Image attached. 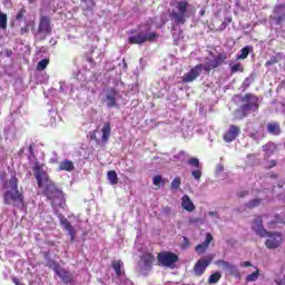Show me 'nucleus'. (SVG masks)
Segmentation results:
<instances>
[{
	"label": "nucleus",
	"mask_w": 285,
	"mask_h": 285,
	"mask_svg": "<svg viewBox=\"0 0 285 285\" xmlns=\"http://www.w3.org/2000/svg\"><path fill=\"white\" fill-rule=\"evenodd\" d=\"M19 180L12 176L9 181L4 184L6 193L3 194L4 204L7 206L23 207V194L19 191Z\"/></svg>",
	"instance_id": "nucleus-1"
},
{
	"label": "nucleus",
	"mask_w": 285,
	"mask_h": 285,
	"mask_svg": "<svg viewBox=\"0 0 285 285\" xmlns=\"http://www.w3.org/2000/svg\"><path fill=\"white\" fill-rule=\"evenodd\" d=\"M45 168L46 165H43V163L36 161L32 170L39 188H42L47 197H50V193H55L57 189L55 188V184H52V180H50V177Z\"/></svg>",
	"instance_id": "nucleus-2"
},
{
	"label": "nucleus",
	"mask_w": 285,
	"mask_h": 285,
	"mask_svg": "<svg viewBox=\"0 0 285 285\" xmlns=\"http://www.w3.org/2000/svg\"><path fill=\"white\" fill-rule=\"evenodd\" d=\"M190 4L186 0H173L170 2L169 14L176 23H186V14Z\"/></svg>",
	"instance_id": "nucleus-3"
},
{
	"label": "nucleus",
	"mask_w": 285,
	"mask_h": 285,
	"mask_svg": "<svg viewBox=\"0 0 285 285\" xmlns=\"http://www.w3.org/2000/svg\"><path fill=\"white\" fill-rule=\"evenodd\" d=\"M100 99L107 108H117V105L124 101V91H119L115 88H108L102 91Z\"/></svg>",
	"instance_id": "nucleus-4"
},
{
	"label": "nucleus",
	"mask_w": 285,
	"mask_h": 285,
	"mask_svg": "<svg viewBox=\"0 0 285 285\" xmlns=\"http://www.w3.org/2000/svg\"><path fill=\"white\" fill-rule=\"evenodd\" d=\"M240 101L243 105L237 111V115H239V112L242 114L239 119L246 117V115H249V112H256V110H259V98H257L255 95L247 94L242 98Z\"/></svg>",
	"instance_id": "nucleus-5"
},
{
	"label": "nucleus",
	"mask_w": 285,
	"mask_h": 285,
	"mask_svg": "<svg viewBox=\"0 0 285 285\" xmlns=\"http://www.w3.org/2000/svg\"><path fill=\"white\" fill-rule=\"evenodd\" d=\"M157 39V33L150 32V26L140 27V31L137 35L129 37V43H146V41H154Z\"/></svg>",
	"instance_id": "nucleus-6"
},
{
	"label": "nucleus",
	"mask_w": 285,
	"mask_h": 285,
	"mask_svg": "<svg viewBox=\"0 0 285 285\" xmlns=\"http://www.w3.org/2000/svg\"><path fill=\"white\" fill-rule=\"evenodd\" d=\"M265 237H267L265 242V246L266 248H269V249L279 248V246H282V243L284 242V236L282 235V233H278V232H275V233L267 232V236Z\"/></svg>",
	"instance_id": "nucleus-7"
},
{
	"label": "nucleus",
	"mask_w": 285,
	"mask_h": 285,
	"mask_svg": "<svg viewBox=\"0 0 285 285\" xmlns=\"http://www.w3.org/2000/svg\"><path fill=\"white\" fill-rule=\"evenodd\" d=\"M245 132H247L248 137H250V139H254L255 141H259V139H264L265 135H264V128L262 127V125H257V124H248Z\"/></svg>",
	"instance_id": "nucleus-8"
},
{
	"label": "nucleus",
	"mask_w": 285,
	"mask_h": 285,
	"mask_svg": "<svg viewBox=\"0 0 285 285\" xmlns=\"http://www.w3.org/2000/svg\"><path fill=\"white\" fill-rule=\"evenodd\" d=\"M50 268L56 273L58 277L63 282V284H70L72 282V274L61 267L58 263L53 262L50 264Z\"/></svg>",
	"instance_id": "nucleus-9"
},
{
	"label": "nucleus",
	"mask_w": 285,
	"mask_h": 285,
	"mask_svg": "<svg viewBox=\"0 0 285 285\" xmlns=\"http://www.w3.org/2000/svg\"><path fill=\"white\" fill-rule=\"evenodd\" d=\"M212 262H213V255H208L205 258L197 261V263L194 266L195 275L200 277L203 273H206V269L208 268V266H210Z\"/></svg>",
	"instance_id": "nucleus-10"
},
{
	"label": "nucleus",
	"mask_w": 285,
	"mask_h": 285,
	"mask_svg": "<svg viewBox=\"0 0 285 285\" xmlns=\"http://www.w3.org/2000/svg\"><path fill=\"white\" fill-rule=\"evenodd\" d=\"M49 33H50V18L41 17L36 37H38V39H43L45 37H48Z\"/></svg>",
	"instance_id": "nucleus-11"
},
{
	"label": "nucleus",
	"mask_w": 285,
	"mask_h": 285,
	"mask_svg": "<svg viewBox=\"0 0 285 285\" xmlns=\"http://www.w3.org/2000/svg\"><path fill=\"white\" fill-rule=\"evenodd\" d=\"M177 259V255L170 252H163L158 255V262L161 264V266H167L169 268L173 267Z\"/></svg>",
	"instance_id": "nucleus-12"
},
{
	"label": "nucleus",
	"mask_w": 285,
	"mask_h": 285,
	"mask_svg": "<svg viewBox=\"0 0 285 285\" xmlns=\"http://www.w3.org/2000/svg\"><path fill=\"white\" fill-rule=\"evenodd\" d=\"M202 70H204V65H197L194 67L189 72L181 77L183 83H190L191 81H195V79L202 75Z\"/></svg>",
	"instance_id": "nucleus-13"
},
{
	"label": "nucleus",
	"mask_w": 285,
	"mask_h": 285,
	"mask_svg": "<svg viewBox=\"0 0 285 285\" xmlns=\"http://www.w3.org/2000/svg\"><path fill=\"white\" fill-rule=\"evenodd\" d=\"M252 229L258 237H267L268 236V230L264 228V220L262 219L261 216L256 217L253 222Z\"/></svg>",
	"instance_id": "nucleus-14"
},
{
	"label": "nucleus",
	"mask_w": 285,
	"mask_h": 285,
	"mask_svg": "<svg viewBox=\"0 0 285 285\" xmlns=\"http://www.w3.org/2000/svg\"><path fill=\"white\" fill-rule=\"evenodd\" d=\"M240 132L242 129L238 126L230 125L228 130L224 134V141H226L227 144L235 141L237 137H239Z\"/></svg>",
	"instance_id": "nucleus-15"
},
{
	"label": "nucleus",
	"mask_w": 285,
	"mask_h": 285,
	"mask_svg": "<svg viewBox=\"0 0 285 285\" xmlns=\"http://www.w3.org/2000/svg\"><path fill=\"white\" fill-rule=\"evenodd\" d=\"M272 19H273V21H275V23L277 26H279V23H284V21H285V4H278L275 7L274 12L272 14Z\"/></svg>",
	"instance_id": "nucleus-16"
},
{
	"label": "nucleus",
	"mask_w": 285,
	"mask_h": 285,
	"mask_svg": "<svg viewBox=\"0 0 285 285\" xmlns=\"http://www.w3.org/2000/svg\"><path fill=\"white\" fill-rule=\"evenodd\" d=\"M155 257L151 254H145L140 257L138 266L140 271H150Z\"/></svg>",
	"instance_id": "nucleus-17"
},
{
	"label": "nucleus",
	"mask_w": 285,
	"mask_h": 285,
	"mask_svg": "<svg viewBox=\"0 0 285 285\" xmlns=\"http://www.w3.org/2000/svg\"><path fill=\"white\" fill-rule=\"evenodd\" d=\"M216 266H219L223 268V271H227L229 275H238L239 271L237 269V266L230 264L227 261H216Z\"/></svg>",
	"instance_id": "nucleus-18"
},
{
	"label": "nucleus",
	"mask_w": 285,
	"mask_h": 285,
	"mask_svg": "<svg viewBox=\"0 0 285 285\" xmlns=\"http://www.w3.org/2000/svg\"><path fill=\"white\" fill-rule=\"evenodd\" d=\"M224 63V58L217 57L213 60L207 59L205 65H203V70H213L215 68H219Z\"/></svg>",
	"instance_id": "nucleus-19"
},
{
	"label": "nucleus",
	"mask_w": 285,
	"mask_h": 285,
	"mask_svg": "<svg viewBox=\"0 0 285 285\" xmlns=\"http://www.w3.org/2000/svg\"><path fill=\"white\" fill-rule=\"evenodd\" d=\"M180 202L183 210H186L187 213H193L195 210V203H193L189 195H184Z\"/></svg>",
	"instance_id": "nucleus-20"
},
{
	"label": "nucleus",
	"mask_w": 285,
	"mask_h": 285,
	"mask_svg": "<svg viewBox=\"0 0 285 285\" xmlns=\"http://www.w3.org/2000/svg\"><path fill=\"white\" fill-rule=\"evenodd\" d=\"M60 224H61L62 228H65V230L68 232L70 240L75 242L76 232H75V228H72V224H70V222H68V218L61 216L60 217Z\"/></svg>",
	"instance_id": "nucleus-21"
},
{
	"label": "nucleus",
	"mask_w": 285,
	"mask_h": 285,
	"mask_svg": "<svg viewBox=\"0 0 285 285\" xmlns=\"http://www.w3.org/2000/svg\"><path fill=\"white\" fill-rule=\"evenodd\" d=\"M210 242H213V235L210 233H207L205 242L196 246L195 248L196 253L198 255H204V253L208 250V247L210 246Z\"/></svg>",
	"instance_id": "nucleus-22"
},
{
	"label": "nucleus",
	"mask_w": 285,
	"mask_h": 285,
	"mask_svg": "<svg viewBox=\"0 0 285 285\" xmlns=\"http://www.w3.org/2000/svg\"><path fill=\"white\" fill-rule=\"evenodd\" d=\"M111 266L116 273V277H119V279H121V277H125V272H124V262L121 261H114L111 263Z\"/></svg>",
	"instance_id": "nucleus-23"
},
{
	"label": "nucleus",
	"mask_w": 285,
	"mask_h": 285,
	"mask_svg": "<svg viewBox=\"0 0 285 285\" xmlns=\"http://www.w3.org/2000/svg\"><path fill=\"white\" fill-rule=\"evenodd\" d=\"M59 171L61 170H66L67 173H72V170H75V163H72L71 160H62L59 165L58 168Z\"/></svg>",
	"instance_id": "nucleus-24"
},
{
	"label": "nucleus",
	"mask_w": 285,
	"mask_h": 285,
	"mask_svg": "<svg viewBox=\"0 0 285 285\" xmlns=\"http://www.w3.org/2000/svg\"><path fill=\"white\" fill-rule=\"evenodd\" d=\"M263 150L265 153V157L268 158L277 151V145H275L274 142H268L263 146Z\"/></svg>",
	"instance_id": "nucleus-25"
},
{
	"label": "nucleus",
	"mask_w": 285,
	"mask_h": 285,
	"mask_svg": "<svg viewBox=\"0 0 285 285\" xmlns=\"http://www.w3.org/2000/svg\"><path fill=\"white\" fill-rule=\"evenodd\" d=\"M110 139V122H105L101 128V141L106 144Z\"/></svg>",
	"instance_id": "nucleus-26"
},
{
	"label": "nucleus",
	"mask_w": 285,
	"mask_h": 285,
	"mask_svg": "<svg viewBox=\"0 0 285 285\" xmlns=\"http://www.w3.org/2000/svg\"><path fill=\"white\" fill-rule=\"evenodd\" d=\"M250 50H253V47L246 46L243 49H240V53L236 56L237 60H244L248 58V55H250Z\"/></svg>",
	"instance_id": "nucleus-27"
},
{
	"label": "nucleus",
	"mask_w": 285,
	"mask_h": 285,
	"mask_svg": "<svg viewBox=\"0 0 285 285\" xmlns=\"http://www.w3.org/2000/svg\"><path fill=\"white\" fill-rule=\"evenodd\" d=\"M267 131L271 135H279V132H282V130L279 129V124L277 122H272L267 125Z\"/></svg>",
	"instance_id": "nucleus-28"
},
{
	"label": "nucleus",
	"mask_w": 285,
	"mask_h": 285,
	"mask_svg": "<svg viewBox=\"0 0 285 285\" xmlns=\"http://www.w3.org/2000/svg\"><path fill=\"white\" fill-rule=\"evenodd\" d=\"M107 179L111 184V186H116V184H118L117 171H115V170L108 171Z\"/></svg>",
	"instance_id": "nucleus-29"
},
{
	"label": "nucleus",
	"mask_w": 285,
	"mask_h": 285,
	"mask_svg": "<svg viewBox=\"0 0 285 285\" xmlns=\"http://www.w3.org/2000/svg\"><path fill=\"white\" fill-rule=\"evenodd\" d=\"M229 68H230V72L235 73V72H244V66H242V63L237 62V63H229Z\"/></svg>",
	"instance_id": "nucleus-30"
},
{
	"label": "nucleus",
	"mask_w": 285,
	"mask_h": 285,
	"mask_svg": "<svg viewBox=\"0 0 285 285\" xmlns=\"http://www.w3.org/2000/svg\"><path fill=\"white\" fill-rule=\"evenodd\" d=\"M219 279H222V273L215 272L214 274H212L209 276L208 284H217V282H219Z\"/></svg>",
	"instance_id": "nucleus-31"
},
{
	"label": "nucleus",
	"mask_w": 285,
	"mask_h": 285,
	"mask_svg": "<svg viewBox=\"0 0 285 285\" xmlns=\"http://www.w3.org/2000/svg\"><path fill=\"white\" fill-rule=\"evenodd\" d=\"M83 10L90 11L95 9V0H82Z\"/></svg>",
	"instance_id": "nucleus-32"
},
{
	"label": "nucleus",
	"mask_w": 285,
	"mask_h": 285,
	"mask_svg": "<svg viewBox=\"0 0 285 285\" xmlns=\"http://www.w3.org/2000/svg\"><path fill=\"white\" fill-rule=\"evenodd\" d=\"M0 28L6 30L8 28V16L6 13H0Z\"/></svg>",
	"instance_id": "nucleus-33"
},
{
	"label": "nucleus",
	"mask_w": 285,
	"mask_h": 285,
	"mask_svg": "<svg viewBox=\"0 0 285 285\" xmlns=\"http://www.w3.org/2000/svg\"><path fill=\"white\" fill-rule=\"evenodd\" d=\"M258 277H259V269H256L254 273L247 275L246 282H257Z\"/></svg>",
	"instance_id": "nucleus-34"
},
{
	"label": "nucleus",
	"mask_w": 285,
	"mask_h": 285,
	"mask_svg": "<svg viewBox=\"0 0 285 285\" xmlns=\"http://www.w3.org/2000/svg\"><path fill=\"white\" fill-rule=\"evenodd\" d=\"M275 63H279V56H273L272 58H269L265 66L271 67V66H275Z\"/></svg>",
	"instance_id": "nucleus-35"
},
{
	"label": "nucleus",
	"mask_w": 285,
	"mask_h": 285,
	"mask_svg": "<svg viewBox=\"0 0 285 285\" xmlns=\"http://www.w3.org/2000/svg\"><path fill=\"white\" fill-rule=\"evenodd\" d=\"M50 63L49 59H42L37 65V70H43L45 68H48V65Z\"/></svg>",
	"instance_id": "nucleus-36"
},
{
	"label": "nucleus",
	"mask_w": 285,
	"mask_h": 285,
	"mask_svg": "<svg viewBox=\"0 0 285 285\" xmlns=\"http://www.w3.org/2000/svg\"><path fill=\"white\" fill-rule=\"evenodd\" d=\"M191 176L196 181H199L202 179V167L196 168L195 170L191 171Z\"/></svg>",
	"instance_id": "nucleus-37"
},
{
	"label": "nucleus",
	"mask_w": 285,
	"mask_h": 285,
	"mask_svg": "<svg viewBox=\"0 0 285 285\" xmlns=\"http://www.w3.org/2000/svg\"><path fill=\"white\" fill-rule=\"evenodd\" d=\"M179 186H181V178L176 177V178L171 181V188H173V190H177V189H179Z\"/></svg>",
	"instance_id": "nucleus-38"
},
{
	"label": "nucleus",
	"mask_w": 285,
	"mask_h": 285,
	"mask_svg": "<svg viewBox=\"0 0 285 285\" xmlns=\"http://www.w3.org/2000/svg\"><path fill=\"white\" fill-rule=\"evenodd\" d=\"M261 199L259 198H254L253 200H250L248 204H247V207L248 208H255V206H259L261 204Z\"/></svg>",
	"instance_id": "nucleus-39"
},
{
	"label": "nucleus",
	"mask_w": 285,
	"mask_h": 285,
	"mask_svg": "<svg viewBox=\"0 0 285 285\" xmlns=\"http://www.w3.org/2000/svg\"><path fill=\"white\" fill-rule=\"evenodd\" d=\"M188 164H189V166H194V168H200L199 167V159H197V158H190L188 160Z\"/></svg>",
	"instance_id": "nucleus-40"
},
{
	"label": "nucleus",
	"mask_w": 285,
	"mask_h": 285,
	"mask_svg": "<svg viewBox=\"0 0 285 285\" xmlns=\"http://www.w3.org/2000/svg\"><path fill=\"white\" fill-rule=\"evenodd\" d=\"M26 14V10L24 9H20L16 16L17 21H21V19H23V16Z\"/></svg>",
	"instance_id": "nucleus-41"
},
{
	"label": "nucleus",
	"mask_w": 285,
	"mask_h": 285,
	"mask_svg": "<svg viewBox=\"0 0 285 285\" xmlns=\"http://www.w3.org/2000/svg\"><path fill=\"white\" fill-rule=\"evenodd\" d=\"M250 83H253V78H246L243 82L244 90H246V88H248Z\"/></svg>",
	"instance_id": "nucleus-42"
},
{
	"label": "nucleus",
	"mask_w": 285,
	"mask_h": 285,
	"mask_svg": "<svg viewBox=\"0 0 285 285\" xmlns=\"http://www.w3.org/2000/svg\"><path fill=\"white\" fill-rule=\"evenodd\" d=\"M119 285H134V284L130 282V279L126 278L125 276L120 278Z\"/></svg>",
	"instance_id": "nucleus-43"
},
{
	"label": "nucleus",
	"mask_w": 285,
	"mask_h": 285,
	"mask_svg": "<svg viewBox=\"0 0 285 285\" xmlns=\"http://www.w3.org/2000/svg\"><path fill=\"white\" fill-rule=\"evenodd\" d=\"M161 176H155L154 178H153V184H154V186H159L160 184H161Z\"/></svg>",
	"instance_id": "nucleus-44"
},
{
	"label": "nucleus",
	"mask_w": 285,
	"mask_h": 285,
	"mask_svg": "<svg viewBox=\"0 0 285 285\" xmlns=\"http://www.w3.org/2000/svg\"><path fill=\"white\" fill-rule=\"evenodd\" d=\"M274 283H275L276 285H285V277H284V278H276V279L274 281Z\"/></svg>",
	"instance_id": "nucleus-45"
},
{
	"label": "nucleus",
	"mask_w": 285,
	"mask_h": 285,
	"mask_svg": "<svg viewBox=\"0 0 285 285\" xmlns=\"http://www.w3.org/2000/svg\"><path fill=\"white\" fill-rule=\"evenodd\" d=\"M275 166H277V163L275 160H271L267 163L266 168H275Z\"/></svg>",
	"instance_id": "nucleus-46"
},
{
	"label": "nucleus",
	"mask_w": 285,
	"mask_h": 285,
	"mask_svg": "<svg viewBox=\"0 0 285 285\" xmlns=\"http://www.w3.org/2000/svg\"><path fill=\"white\" fill-rule=\"evenodd\" d=\"M208 215L209 217H214V219H219V214H217V212H209Z\"/></svg>",
	"instance_id": "nucleus-47"
},
{
	"label": "nucleus",
	"mask_w": 285,
	"mask_h": 285,
	"mask_svg": "<svg viewBox=\"0 0 285 285\" xmlns=\"http://www.w3.org/2000/svg\"><path fill=\"white\" fill-rule=\"evenodd\" d=\"M57 161H59V157H57V154H55V156L52 158H50V163L57 164Z\"/></svg>",
	"instance_id": "nucleus-48"
},
{
	"label": "nucleus",
	"mask_w": 285,
	"mask_h": 285,
	"mask_svg": "<svg viewBox=\"0 0 285 285\" xmlns=\"http://www.w3.org/2000/svg\"><path fill=\"white\" fill-rule=\"evenodd\" d=\"M12 282H13V284H16V285H23V283H21V281H19V278H17V277H13V278H12Z\"/></svg>",
	"instance_id": "nucleus-49"
},
{
	"label": "nucleus",
	"mask_w": 285,
	"mask_h": 285,
	"mask_svg": "<svg viewBox=\"0 0 285 285\" xmlns=\"http://www.w3.org/2000/svg\"><path fill=\"white\" fill-rule=\"evenodd\" d=\"M240 266H243L244 268H248V266H250V262L246 261L240 263Z\"/></svg>",
	"instance_id": "nucleus-50"
},
{
	"label": "nucleus",
	"mask_w": 285,
	"mask_h": 285,
	"mask_svg": "<svg viewBox=\"0 0 285 285\" xmlns=\"http://www.w3.org/2000/svg\"><path fill=\"white\" fill-rule=\"evenodd\" d=\"M60 92H66V83L60 82Z\"/></svg>",
	"instance_id": "nucleus-51"
},
{
	"label": "nucleus",
	"mask_w": 285,
	"mask_h": 285,
	"mask_svg": "<svg viewBox=\"0 0 285 285\" xmlns=\"http://www.w3.org/2000/svg\"><path fill=\"white\" fill-rule=\"evenodd\" d=\"M224 171V166L223 165H218L217 166V173H223Z\"/></svg>",
	"instance_id": "nucleus-52"
},
{
	"label": "nucleus",
	"mask_w": 285,
	"mask_h": 285,
	"mask_svg": "<svg viewBox=\"0 0 285 285\" xmlns=\"http://www.w3.org/2000/svg\"><path fill=\"white\" fill-rule=\"evenodd\" d=\"M122 68L126 70L128 68V65L126 63V60H122Z\"/></svg>",
	"instance_id": "nucleus-53"
},
{
	"label": "nucleus",
	"mask_w": 285,
	"mask_h": 285,
	"mask_svg": "<svg viewBox=\"0 0 285 285\" xmlns=\"http://www.w3.org/2000/svg\"><path fill=\"white\" fill-rule=\"evenodd\" d=\"M26 32H28V28H22L21 29V35H26Z\"/></svg>",
	"instance_id": "nucleus-54"
},
{
	"label": "nucleus",
	"mask_w": 285,
	"mask_h": 285,
	"mask_svg": "<svg viewBox=\"0 0 285 285\" xmlns=\"http://www.w3.org/2000/svg\"><path fill=\"white\" fill-rule=\"evenodd\" d=\"M190 224H197V219H190Z\"/></svg>",
	"instance_id": "nucleus-55"
},
{
	"label": "nucleus",
	"mask_w": 285,
	"mask_h": 285,
	"mask_svg": "<svg viewBox=\"0 0 285 285\" xmlns=\"http://www.w3.org/2000/svg\"><path fill=\"white\" fill-rule=\"evenodd\" d=\"M205 12H206V11L200 10V14H202V17H204Z\"/></svg>",
	"instance_id": "nucleus-56"
},
{
	"label": "nucleus",
	"mask_w": 285,
	"mask_h": 285,
	"mask_svg": "<svg viewBox=\"0 0 285 285\" xmlns=\"http://www.w3.org/2000/svg\"><path fill=\"white\" fill-rule=\"evenodd\" d=\"M185 244H188V238L184 237Z\"/></svg>",
	"instance_id": "nucleus-57"
},
{
	"label": "nucleus",
	"mask_w": 285,
	"mask_h": 285,
	"mask_svg": "<svg viewBox=\"0 0 285 285\" xmlns=\"http://www.w3.org/2000/svg\"><path fill=\"white\" fill-rule=\"evenodd\" d=\"M29 153H32V146H29Z\"/></svg>",
	"instance_id": "nucleus-58"
},
{
	"label": "nucleus",
	"mask_w": 285,
	"mask_h": 285,
	"mask_svg": "<svg viewBox=\"0 0 285 285\" xmlns=\"http://www.w3.org/2000/svg\"><path fill=\"white\" fill-rule=\"evenodd\" d=\"M29 3H35V0H29Z\"/></svg>",
	"instance_id": "nucleus-59"
},
{
	"label": "nucleus",
	"mask_w": 285,
	"mask_h": 285,
	"mask_svg": "<svg viewBox=\"0 0 285 285\" xmlns=\"http://www.w3.org/2000/svg\"><path fill=\"white\" fill-rule=\"evenodd\" d=\"M183 155H185V153H184V151L179 154V157H181Z\"/></svg>",
	"instance_id": "nucleus-60"
},
{
	"label": "nucleus",
	"mask_w": 285,
	"mask_h": 285,
	"mask_svg": "<svg viewBox=\"0 0 285 285\" xmlns=\"http://www.w3.org/2000/svg\"><path fill=\"white\" fill-rule=\"evenodd\" d=\"M254 157L253 155H249L248 158Z\"/></svg>",
	"instance_id": "nucleus-61"
},
{
	"label": "nucleus",
	"mask_w": 285,
	"mask_h": 285,
	"mask_svg": "<svg viewBox=\"0 0 285 285\" xmlns=\"http://www.w3.org/2000/svg\"><path fill=\"white\" fill-rule=\"evenodd\" d=\"M239 197H244V195H239Z\"/></svg>",
	"instance_id": "nucleus-62"
}]
</instances>
